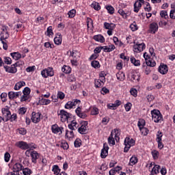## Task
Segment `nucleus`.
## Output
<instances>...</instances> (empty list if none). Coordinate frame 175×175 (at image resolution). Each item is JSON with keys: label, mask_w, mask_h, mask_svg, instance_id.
I'll return each mask as SVG.
<instances>
[{"label": "nucleus", "mask_w": 175, "mask_h": 175, "mask_svg": "<svg viewBox=\"0 0 175 175\" xmlns=\"http://www.w3.org/2000/svg\"><path fill=\"white\" fill-rule=\"evenodd\" d=\"M57 116H60V121L62 122H68V121H70L73 115L72 113H68V111H65V109H61L59 112H57Z\"/></svg>", "instance_id": "nucleus-1"}, {"label": "nucleus", "mask_w": 175, "mask_h": 175, "mask_svg": "<svg viewBox=\"0 0 175 175\" xmlns=\"http://www.w3.org/2000/svg\"><path fill=\"white\" fill-rule=\"evenodd\" d=\"M151 114L152 120L154 121V122L158 123L163 121V116H162L160 110L153 109L151 111Z\"/></svg>", "instance_id": "nucleus-2"}, {"label": "nucleus", "mask_w": 175, "mask_h": 175, "mask_svg": "<svg viewBox=\"0 0 175 175\" xmlns=\"http://www.w3.org/2000/svg\"><path fill=\"white\" fill-rule=\"evenodd\" d=\"M24 165L20 163H16L14 164L12 168V172H9L7 175H20V172L23 170Z\"/></svg>", "instance_id": "nucleus-3"}, {"label": "nucleus", "mask_w": 175, "mask_h": 175, "mask_svg": "<svg viewBox=\"0 0 175 175\" xmlns=\"http://www.w3.org/2000/svg\"><path fill=\"white\" fill-rule=\"evenodd\" d=\"M136 144V141L133 139V138H131L129 137H126L124 139V152H128L129 150H131V147H133Z\"/></svg>", "instance_id": "nucleus-4"}, {"label": "nucleus", "mask_w": 175, "mask_h": 175, "mask_svg": "<svg viewBox=\"0 0 175 175\" xmlns=\"http://www.w3.org/2000/svg\"><path fill=\"white\" fill-rule=\"evenodd\" d=\"M133 44V49L134 53H142V51L146 50V44L144 42L134 41Z\"/></svg>", "instance_id": "nucleus-5"}, {"label": "nucleus", "mask_w": 175, "mask_h": 175, "mask_svg": "<svg viewBox=\"0 0 175 175\" xmlns=\"http://www.w3.org/2000/svg\"><path fill=\"white\" fill-rule=\"evenodd\" d=\"M41 76L44 79H47V77H53V76H54V69L53 67H48L43 69L41 71Z\"/></svg>", "instance_id": "nucleus-6"}, {"label": "nucleus", "mask_w": 175, "mask_h": 175, "mask_svg": "<svg viewBox=\"0 0 175 175\" xmlns=\"http://www.w3.org/2000/svg\"><path fill=\"white\" fill-rule=\"evenodd\" d=\"M80 125L78 129L79 133H80V135H87V133H88V122L81 121Z\"/></svg>", "instance_id": "nucleus-7"}, {"label": "nucleus", "mask_w": 175, "mask_h": 175, "mask_svg": "<svg viewBox=\"0 0 175 175\" xmlns=\"http://www.w3.org/2000/svg\"><path fill=\"white\" fill-rule=\"evenodd\" d=\"M81 103V100L76 98V99H73L71 101H68L65 105H64V108L70 110L72 109H75V106H77V105H80Z\"/></svg>", "instance_id": "nucleus-8"}, {"label": "nucleus", "mask_w": 175, "mask_h": 175, "mask_svg": "<svg viewBox=\"0 0 175 175\" xmlns=\"http://www.w3.org/2000/svg\"><path fill=\"white\" fill-rule=\"evenodd\" d=\"M20 64L18 62L11 65V66H3V68L5 70V72H7L8 73H12V74H14V73H17V66H20Z\"/></svg>", "instance_id": "nucleus-9"}, {"label": "nucleus", "mask_w": 175, "mask_h": 175, "mask_svg": "<svg viewBox=\"0 0 175 175\" xmlns=\"http://www.w3.org/2000/svg\"><path fill=\"white\" fill-rule=\"evenodd\" d=\"M40 117H42V113L33 111L31 115V122H33V124H39L42 120Z\"/></svg>", "instance_id": "nucleus-10"}, {"label": "nucleus", "mask_w": 175, "mask_h": 175, "mask_svg": "<svg viewBox=\"0 0 175 175\" xmlns=\"http://www.w3.org/2000/svg\"><path fill=\"white\" fill-rule=\"evenodd\" d=\"M51 129L52 131V133H54L55 135H57L58 133L59 135H62L64 132V127H59L57 124H53Z\"/></svg>", "instance_id": "nucleus-11"}, {"label": "nucleus", "mask_w": 175, "mask_h": 175, "mask_svg": "<svg viewBox=\"0 0 175 175\" xmlns=\"http://www.w3.org/2000/svg\"><path fill=\"white\" fill-rule=\"evenodd\" d=\"M142 5H144V0H137L133 4L135 13H139L140 9H142Z\"/></svg>", "instance_id": "nucleus-12"}, {"label": "nucleus", "mask_w": 175, "mask_h": 175, "mask_svg": "<svg viewBox=\"0 0 175 175\" xmlns=\"http://www.w3.org/2000/svg\"><path fill=\"white\" fill-rule=\"evenodd\" d=\"M30 157L31 158L32 163L36 165V163H38V159H39L40 157V154H39L36 150H32L30 153Z\"/></svg>", "instance_id": "nucleus-13"}, {"label": "nucleus", "mask_w": 175, "mask_h": 175, "mask_svg": "<svg viewBox=\"0 0 175 175\" xmlns=\"http://www.w3.org/2000/svg\"><path fill=\"white\" fill-rule=\"evenodd\" d=\"M159 28V27L158 26V23L153 22L150 23L149 25L148 32L149 33L155 34L157 33V32H158Z\"/></svg>", "instance_id": "nucleus-14"}, {"label": "nucleus", "mask_w": 175, "mask_h": 175, "mask_svg": "<svg viewBox=\"0 0 175 175\" xmlns=\"http://www.w3.org/2000/svg\"><path fill=\"white\" fill-rule=\"evenodd\" d=\"M109 155V146L107 143L103 144V148L101 150L100 157L102 159H105Z\"/></svg>", "instance_id": "nucleus-15"}, {"label": "nucleus", "mask_w": 175, "mask_h": 175, "mask_svg": "<svg viewBox=\"0 0 175 175\" xmlns=\"http://www.w3.org/2000/svg\"><path fill=\"white\" fill-rule=\"evenodd\" d=\"M16 146L18 148H21V150H29V146L26 142L24 141H19L16 143Z\"/></svg>", "instance_id": "nucleus-16"}, {"label": "nucleus", "mask_w": 175, "mask_h": 175, "mask_svg": "<svg viewBox=\"0 0 175 175\" xmlns=\"http://www.w3.org/2000/svg\"><path fill=\"white\" fill-rule=\"evenodd\" d=\"M23 95V92H8V98L11 100H13V99H17V98H20Z\"/></svg>", "instance_id": "nucleus-17"}, {"label": "nucleus", "mask_w": 175, "mask_h": 175, "mask_svg": "<svg viewBox=\"0 0 175 175\" xmlns=\"http://www.w3.org/2000/svg\"><path fill=\"white\" fill-rule=\"evenodd\" d=\"M121 100H116L114 103L107 104V107L109 110H116L118 106H121Z\"/></svg>", "instance_id": "nucleus-18"}, {"label": "nucleus", "mask_w": 175, "mask_h": 175, "mask_svg": "<svg viewBox=\"0 0 175 175\" xmlns=\"http://www.w3.org/2000/svg\"><path fill=\"white\" fill-rule=\"evenodd\" d=\"M158 70L161 75H166L169 71V68L167 67V65L162 64L159 66Z\"/></svg>", "instance_id": "nucleus-19"}, {"label": "nucleus", "mask_w": 175, "mask_h": 175, "mask_svg": "<svg viewBox=\"0 0 175 175\" xmlns=\"http://www.w3.org/2000/svg\"><path fill=\"white\" fill-rule=\"evenodd\" d=\"M75 113L77 116H78V117H79L80 118H82V119L87 118V113H85V112H82L81 108L80 107H78L75 109Z\"/></svg>", "instance_id": "nucleus-20"}, {"label": "nucleus", "mask_w": 175, "mask_h": 175, "mask_svg": "<svg viewBox=\"0 0 175 175\" xmlns=\"http://www.w3.org/2000/svg\"><path fill=\"white\" fill-rule=\"evenodd\" d=\"M2 31L1 33V38L2 39H8L9 38V32H8V27L4 26L2 27Z\"/></svg>", "instance_id": "nucleus-21"}, {"label": "nucleus", "mask_w": 175, "mask_h": 175, "mask_svg": "<svg viewBox=\"0 0 175 175\" xmlns=\"http://www.w3.org/2000/svg\"><path fill=\"white\" fill-rule=\"evenodd\" d=\"M53 40L55 44H57V46L62 44V35L59 33H57Z\"/></svg>", "instance_id": "nucleus-22"}, {"label": "nucleus", "mask_w": 175, "mask_h": 175, "mask_svg": "<svg viewBox=\"0 0 175 175\" xmlns=\"http://www.w3.org/2000/svg\"><path fill=\"white\" fill-rule=\"evenodd\" d=\"M26 84H25V81H21L17 82L14 87V90L15 91H19V90H21V88H23V87H25Z\"/></svg>", "instance_id": "nucleus-23"}, {"label": "nucleus", "mask_w": 175, "mask_h": 175, "mask_svg": "<svg viewBox=\"0 0 175 175\" xmlns=\"http://www.w3.org/2000/svg\"><path fill=\"white\" fill-rule=\"evenodd\" d=\"M8 121H10V122H13V121H17V113H13L12 115L11 112L10 116L8 118H5V122H8Z\"/></svg>", "instance_id": "nucleus-24"}, {"label": "nucleus", "mask_w": 175, "mask_h": 175, "mask_svg": "<svg viewBox=\"0 0 175 175\" xmlns=\"http://www.w3.org/2000/svg\"><path fill=\"white\" fill-rule=\"evenodd\" d=\"M105 84V81L102 79H94V87L95 88H101V87H103V85Z\"/></svg>", "instance_id": "nucleus-25"}, {"label": "nucleus", "mask_w": 175, "mask_h": 175, "mask_svg": "<svg viewBox=\"0 0 175 175\" xmlns=\"http://www.w3.org/2000/svg\"><path fill=\"white\" fill-rule=\"evenodd\" d=\"M68 128L70 129V131H76V129L79 128V126H77V122H76V120H72L71 123L68 124Z\"/></svg>", "instance_id": "nucleus-26"}, {"label": "nucleus", "mask_w": 175, "mask_h": 175, "mask_svg": "<svg viewBox=\"0 0 175 175\" xmlns=\"http://www.w3.org/2000/svg\"><path fill=\"white\" fill-rule=\"evenodd\" d=\"M103 47L105 53H111V51H114V50H116V46H114V44L104 46Z\"/></svg>", "instance_id": "nucleus-27"}, {"label": "nucleus", "mask_w": 175, "mask_h": 175, "mask_svg": "<svg viewBox=\"0 0 175 175\" xmlns=\"http://www.w3.org/2000/svg\"><path fill=\"white\" fill-rule=\"evenodd\" d=\"M131 81H133V83H137V81H140V74L137 72L132 74Z\"/></svg>", "instance_id": "nucleus-28"}, {"label": "nucleus", "mask_w": 175, "mask_h": 175, "mask_svg": "<svg viewBox=\"0 0 175 175\" xmlns=\"http://www.w3.org/2000/svg\"><path fill=\"white\" fill-rule=\"evenodd\" d=\"M93 39L96 42H99L100 43H105V37L100 34L94 36Z\"/></svg>", "instance_id": "nucleus-29"}, {"label": "nucleus", "mask_w": 175, "mask_h": 175, "mask_svg": "<svg viewBox=\"0 0 175 175\" xmlns=\"http://www.w3.org/2000/svg\"><path fill=\"white\" fill-rule=\"evenodd\" d=\"M104 28L105 29L114 30V29H116V24L109 23L107 22H105V23H104Z\"/></svg>", "instance_id": "nucleus-30"}, {"label": "nucleus", "mask_w": 175, "mask_h": 175, "mask_svg": "<svg viewBox=\"0 0 175 175\" xmlns=\"http://www.w3.org/2000/svg\"><path fill=\"white\" fill-rule=\"evenodd\" d=\"M139 162V159L136 156H132L129 160V165L133 166V165H136Z\"/></svg>", "instance_id": "nucleus-31"}, {"label": "nucleus", "mask_w": 175, "mask_h": 175, "mask_svg": "<svg viewBox=\"0 0 175 175\" xmlns=\"http://www.w3.org/2000/svg\"><path fill=\"white\" fill-rule=\"evenodd\" d=\"M142 70L145 75H150L151 73V69L148 65H146V63H144L142 65Z\"/></svg>", "instance_id": "nucleus-32"}, {"label": "nucleus", "mask_w": 175, "mask_h": 175, "mask_svg": "<svg viewBox=\"0 0 175 175\" xmlns=\"http://www.w3.org/2000/svg\"><path fill=\"white\" fill-rule=\"evenodd\" d=\"M117 79L119 80V81H124L125 80V73H124L122 71H119L116 74Z\"/></svg>", "instance_id": "nucleus-33"}, {"label": "nucleus", "mask_w": 175, "mask_h": 175, "mask_svg": "<svg viewBox=\"0 0 175 175\" xmlns=\"http://www.w3.org/2000/svg\"><path fill=\"white\" fill-rule=\"evenodd\" d=\"M108 143L109 146H116V140L113 137V131L111 132L109 137H108Z\"/></svg>", "instance_id": "nucleus-34"}, {"label": "nucleus", "mask_w": 175, "mask_h": 175, "mask_svg": "<svg viewBox=\"0 0 175 175\" xmlns=\"http://www.w3.org/2000/svg\"><path fill=\"white\" fill-rule=\"evenodd\" d=\"M62 72H63V73H66V75H69V73L72 72V68H70L69 66L64 65L62 68Z\"/></svg>", "instance_id": "nucleus-35"}, {"label": "nucleus", "mask_w": 175, "mask_h": 175, "mask_svg": "<svg viewBox=\"0 0 175 175\" xmlns=\"http://www.w3.org/2000/svg\"><path fill=\"white\" fill-rule=\"evenodd\" d=\"M130 61H131V64H133L134 65V66H140V65H141L140 60L136 59V58H135V57H133V56H132L130 58Z\"/></svg>", "instance_id": "nucleus-36"}, {"label": "nucleus", "mask_w": 175, "mask_h": 175, "mask_svg": "<svg viewBox=\"0 0 175 175\" xmlns=\"http://www.w3.org/2000/svg\"><path fill=\"white\" fill-rule=\"evenodd\" d=\"M112 132H114L115 133V139L116 142H118V140H120V135H121V129H115Z\"/></svg>", "instance_id": "nucleus-37"}, {"label": "nucleus", "mask_w": 175, "mask_h": 175, "mask_svg": "<svg viewBox=\"0 0 175 175\" xmlns=\"http://www.w3.org/2000/svg\"><path fill=\"white\" fill-rule=\"evenodd\" d=\"M52 172H53V174L59 175V174L61 173V170L59 169V166H58V165H53Z\"/></svg>", "instance_id": "nucleus-38"}, {"label": "nucleus", "mask_w": 175, "mask_h": 175, "mask_svg": "<svg viewBox=\"0 0 175 175\" xmlns=\"http://www.w3.org/2000/svg\"><path fill=\"white\" fill-rule=\"evenodd\" d=\"M11 57L16 61H18L21 58V53L18 52H14L10 53Z\"/></svg>", "instance_id": "nucleus-39"}, {"label": "nucleus", "mask_w": 175, "mask_h": 175, "mask_svg": "<svg viewBox=\"0 0 175 175\" xmlns=\"http://www.w3.org/2000/svg\"><path fill=\"white\" fill-rule=\"evenodd\" d=\"M16 132H18L19 135H22V136H25L28 131H27V129L21 127L16 129Z\"/></svg>", "instance_id": "nucleus-40"}, {"label": "nucleus", "mask_w": 175, "mask_h": 175, "mask_svg": "<svg viewBox=\"0 0 175 175\" xmlns=\"http://www.w3.org/2000/svg\"><path fill=\"white\" fill-rule=\"evenodd\" d=\"M91 65L94 69H99V68H100V63H99V61L98 60L92 61Z\"/></svg>", "instance_id": "nucleus-41"}, {"label": "nucleus", "mask_w": 175, "mask_h": 175, "mask_svg": "<svg viewBox=\"0 0 175 175\" xmlns=\"http://www.w3.org/2000/svg\"><path fill=\"white\" fill-rule=\"evenodd\" d=\"M1 113H2L3 116H4L5 117V118H8V117H9V116H10V113L12 112H10V111L8 108H3L1 109Z\"/></svg>", "instance_id": "nucleus-42"}, {"label": "nucleus", "mask_w": 175, "mask_h": 175, "mask_svg": "<svg viewBox=\"0 0 175 175\" xmlns=\"http://www.w3.org/2000/svg\"><path fill=\"white\" fill-rule=\"evenodd\" d=\"M159 169H161V166L159 165H154L152 170L151 174H158V173H159Z\"/></svg>", "instance_id": "nucleus-43"}, {"label": "nucleus", "mask_w": 175, "mask_h": 175, "mask_svg": "<svg viewBox=\"0 0 175 175\" xmlns=\"http://www.w3.org/2000/svg\"><path fill=\"white\" fill-rule=\"evenodd\" d=\"M40 104L47 106V105H50L51 103V100L50 99L42 98L40 100Z\"/></svg>", "instance_id": "nucleus-44"}, {"label": "nucleus", "mask_w": 175, "mask_h": 175, "mask_svg": "<svg viewBox=\"0 0 175 175\" xmlns=\"http://www.w3.org/2000/svg\"><path fill=\"white\" fill-rule=\"evenodd\" d=\"M145 126H146V120H144V119H139L137 123V126L139 129H142L144 128Z\"/></svg>", "instance_id": "nucleus-45"}, {"label": "nucleus", "mask_w": 175, "mask_h": 175, "mask_svg": "<svg viewBox=\"0 0 175 175\" xmlns=\"http://www.w3.org/2000/svg\"><path fill=\"white\" fill-rule=\"evenodd\" d=\"M91 116H98L99 114V109L96 107H94L90 109Z\"/></svg>", "instance_id": "nucleus-46"}, {"label": "nucleus", "mask_w": 175, "mask_h": 175, "mask_svg": "<svg viewBox=\"0 0 175 175\" xmlns=\"http://www.w3.org/2000/svg\"><path fill=\"white\" fill-rule=\"evenodd\" d=\"M153 159L156 160L159 158V152L157 150H153L151 152Z\"/></svg>", "instance_id": "nucleus-47"}, {"label": "nucleus", "mask_w": 175, "mask_h": 175, "mask_svg": "<svg viewBox=\"0 0 175 175\" xmlns=\"http://www.w3.org/2000/svg\"><path fill=\"white\" fill-rule=\"evenodd\" d=\"M75 137V133H73V131L70 130V131L68 130L66 131V137H68V139H72V137Z\"/></svg>", "instance_id": "nucleus-48"}, {"label": "nucleus", "mask_w": 175, "mask_h": 175, "mask_svg": "<svg viewBox=\"0 0 175 175\" xmlns=\"http://www.w3.org/2000/svg\"><path fill=\"white\" fill-rule=\"evenodd\" d=\"M130 28L133 32H135V31H137L139 29L137 24L136 23L135 21H134L133 23L130 25Z\"/></svg>", "instance_id": "nucleus-49"}, {"label": "nucleus", "mask_w": 175, "mask_h": 175, "mask_svg": "<svg viewBox=\"0 0 175 175\" xmlns=\"http://www.w3.org/2000/svg\"><path fill=\"white\" fill-rule=\"evenodd\" d=\"M160 16L162 18H165V20H167V18H169V15H167V11L166 10L161 11Z\"/></svg>", "instance_id": "nucleus-50"}, {"label": "nucleus", "mask_w": 175, "mask_h": 175, "mask_svg": "<svg viewBox=\"0 0 175 175\" xmlns=\"http://www.w3.org/2000/svg\"><path fill=\"white\" fill-rule=\"evenodd\" d=\"M81 140L80 138H77L74 142V146L75 148H79V147H81Z\"/></svg>", "instance_id": "nucleus-51"}, {"label": "nucleus", "mask_w": 175, "mask_h": 175, "mask_svg": "<svg viewBox=\"0 0 175 175\" xmlns=\"http://www.w3.org/2000/svg\"><path fill=\"white\" fill-rule=\"evenodd\" d=\"M23 173L24 175H31L32 174L33 172L31 170V169L26 167V168H23Z\"/></svg>", "instance_id": "nucleus-52"}, {"label": "nucleus", "mask_w": 175, "mask_h": 175, "mask_svg": "<svg viewBox=\"0 0 175 175\" xmlns=\"http://www.w3.org/2000/svg\"><path fill=\"white\" fill-rule=\"evenodd\" d=\"M139 131L143 136H147L150 132V130H148V129L146 127H143L142 129H139Z\"/></svg>", "instance_id": "nucleus-53"}, {"label": "nucleus", "mask_w": 175, "mask_h": 175, "mask_svg": "<svg viewBox=\"0 0 175 175\" xmlns=\"http://www.w3.org/2000/svg\"><path fill=\"white\" fill-rule=\"evenodd\" d=\"M54 32L53 31V26H49L46 30V36H53Z\"/></svg>", "instance_id": "nucleus-54"}, {"label": "nucleus", "mask_w": 175, "mask_h": 175, "mask_svg": "<svg viewBox=\"0 0 175 175\" xmlns=\"http://www.w3.org/2000/svg\"><path fill=\"white\" fill-rule=\"evenodd\" d=\"M68 16L69 18H73L75 17V16H76V10L72 9L71 10H70L68 12Z\"/></svg>", "instance_id": "nucleus-55"}, {"label": "nucleus", "mask_w": 175, "mask_h": 175, "mask_svg": "<svg viewBox=\"0 0 175 175\" xmlns=\"http://www.w3.org/2000/svg\"><path fill=\"white\" fill-rule=\"evenodd\" d=\"M144 5H146V7H144L145 12H151V5H150V3L147 1H144Z\"/></svg>", "instance_id": "nucleus-56"}, {"label": "nucleus", "mask_w": 175, "mask_h": 175, "mask_svg": "<svg viewBox=\"0 0 175 175\" xmlns=\"http://www.w3.org/2000/svg\"><path fill=\"white\" fill-rule=\"evenodd\" d=\"M86 23H87L88 29H89L90 27H92L94 28V23H93L92 19L91 18H87Z\"/></svg>", "instance_id": "nucleus-57"}, {"label": "nucleus", "mask_w": 175, "mask_h": 175, "mask_svg": "<svg viewBox=\"0 0 175 175\" xmlns=\"http://www.w3.org/2000/svg\"><path fill=\"white\" fill-rule=\"evenodd\" d=\"M105 8L109 14H114V8L112 5H107L105 6Z\"/></svg>", "instance_id": "nucleus-58"}, {"label": "nucleus", "mask_w": 175, "mask_h": 175, "mask_svg": "<svg viewBox=\"0 0 175 175\" xmlns=\"http://www.w3.org/2000/svg\"><path fill=\"white\" fill-rule=\"evenodd\" d=\"M0 98L2 100V102L5 103L8 100V93L6 92H3L1 95H0Z\"/></svg>", "instance_id": "nucleus-59"}, {"label": "nucleus", "mask_w": 175, "mask_h": 175, "mask_svg": "<svg viewBox=\"0 0 175 175\" xmlns=\"http://www.w3.org/2000/svg\"><path fill=\"white\" fill-rule=\"evenodd\" d=\"M57 99H60V100H63V99H65V93L63 92H59L57 94Z\"/></svg>", "instance_id": "nucleus-60"}, {"label": "nucleus", "mask_w": 175, "mask_h": 175, "mask_svg": "<svg viewBox=\"0 0 175 175\" xmlns=\"http://www.w3.org/2000/svg\"><path fill=\"white\" fill-rule=\"evenodd\" d=\"M18 113L21 116H24V114H25L27 113V108L25 107L19 108Z\"/></svg>", "instance_id": "nucleus-61"}, {"label": "nucleus", "mask_w": 175, "mask_h": 175, "mask_svg": "<svg viewBox=\"0 0 175 175\" xmlns=\"http://www.w3.org/2000/svg\"><path fill=\"white\" fill-rule=\"evenodd\" d=\"M92 8H93L94 9V10H100V5H99V3H92Z\"/></svg>", "instance_id": "nucleus-62"}, {"label": "nucleus", "mask_w": 175, "mask_h": 175, "mask_svg": "<svg viewBox=\"0 0 175 175\" xmlns=\"http://www.w3.org/2000/svg\"><path fill=\"white\" fill-rule=\"evenodd\" d=\"M23 95H27L29 96V94H31V88L26 87L23 90Z\"/></svg>", "instance_id": "nucleus-63"}, {"label": "nucleus", "mask_w": 175, "mask_h": 175, "mask_svg": "<svg viewBox=\"0 0 175 175\" xmlns=\"http://www.w3.org/2000/svg\"><path fill=\"white\" fill-rule=\"evenodd\" d=\"M124 109L126 111H131V109H132V103L129 102L124 105Z\"/></svg>", "instance_id": "nucleus-64"}]
</instances>
